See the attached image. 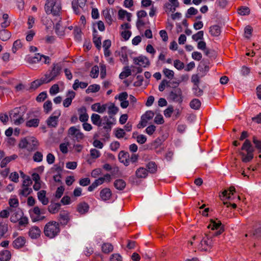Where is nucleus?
I'll list each match as a JSON object with an SVG mask.
<instances>
[{"mask_svg": "<svg viewBox=\"0 0 261 261\" xmlns=\"http://www.w3.org/2000/svg\"><path fill=\"white\" fill-rule=\"evenodd\" d=\"M254 149L252 146L251 142L246 139L243 143L241 150L239 151L241 156V160L244 163H247L252 161L253 159V152Z\"/></svg>", "mask_w": 261, "mask_h": 261, "instance_id": "nucleus-1", "label": "nucleus"}, {"mask_svg": "<svg viewBox=\"0 0 261 261\" xmlns=\"http://www.w3.org/2000/svg\"><path fill=\"white\" fill-rule=\"evenodd\" d=\"M60 231L59 224L56 221H50L44 226V233L45 236L52 239L57 236Z\"/></svg>", "mask_w": 261, "mask_h": 261, "instance_id": "nucleus-2", "label": "nucleus"}, {"mask_svg": "<svg viewBox=\"0 0 261 261\" xmlns=\"http://www.w3.org/2000/svg\"><path fill=\"white\" fill-rule=\"evenodd\" d=\"M61 9V5L57 3L56 0H46L45 5V10L46 13L58 15L59 14Z\"/></svg>", "mask_w": 261, "mask_h": 261, "instance_id": "nucleus-3", "label": "nucleus"}, {"mask_svg": "<svg viewBox=\"0 0 261 261\" xmlns=\"http://www.w3.org/2000/svg\"><path fill=\"white\" fill-rule=\"evenodd\" d=\"M213 244V237L205 234L198 245V248L201 251H209L212 248Z\"/></svg>", "mask_w": 261, "mask_h": 261, "instance_id": "nucleus-4", "label": "nucleus"}, {"mask_svg": "<svg viewBox=\"0 0 261 261\" xmlns=\"http://www.w3.org/2000/svg\"><path fill=\"white\" fill-rule=\"evenodd\" d=\"M9 117L11 121L17 125L20 124L24 121L20 108H16L11 111L9 113Z\"/></svg>", "mask_w": 261, "mask_h": 261, "instance_id": "nucleus-5", "label": "nucleus"}, {"mask_svg": "<svg viewBox=\"0 0 261 261\" xmlns=\"http://www.w3.org/2000/svg\"><path fill=\"white\" fill-rule=\"evenodd\" d=\"M61 69L62 67L59 64H54L53 67L50 72L48 74H45V77H44L46 80L45 82L48 83L54 80L57 76L60 75Z\"/></svg>", "mask_w": 261, "mask_h": 261, "instance_id": "nucleus-6", "label": "nucleus"}, {"mask_svg": "<svg viewBox=\"0 0 261 261\" xmlns=\"http://www.w3.org/2000/svg\"><path fill=\"white\" fill-rule=\"evenodd\" d=\"M60 115L61 111L60 110L54 111L53 114L46 120V122L47 126L49 127H56L58 125L59 118Z\"/></svg>", "mask_w": 261, "mask_h": 261, "instance_id": "nucleus-7", "label": "nucleus"}, {"mask_svg": "<svg viewBox=\"0 0 261 261\" xmlns=\"http://www.w3.org/2000/svg\"><path fill=\"white\" fill-rule=\"evenodd\" d=\"M68 135L71 136L77 142H80L84 137V134L77 126H71L68 130Z\"/></svg>", "mask_w": 261, "mask_h": 261, "instance_id": "nucleus-8", "label": "nucleus"}, {"mask_svg": "<svg viewBox=\"0 0 261 261\" xmlns=\"http://www.w3.org/2000/svg\"><path fill=\"white\" fill-rule=\"evenodd\" d=\"M87 0H73L72 2V7L74 12L76 14H80L81 10H83Z\"/></svg>", "mask_w": 261, "mask_h": 261, "instance_id": "nucleus-9", "label": "nucleus"}, {"mask_svg": "<svg viewBox=\"0 0 261 261\" xmlns=\"http://www.w3.org/2000/svg\"><path fill=\"white\" fill-rule=\"evenodd\" d=\"M33 212L32 218L34 222L42 221L45 218V216L41 215V214H44V212L41 211L39 207L35 206Z\"/></svg>", "mask_w": 261, "mask_h": 261, "instance_id": "nucleus-10", "label": "nucleus"}, {"mask_svg": "<svg viewBox=\"0 0 261 261\" xmlns=\"http://www.w3.org/2000/svg\"><path fill=\"white\" fill-rule=\"evenodd\" d=\"M170 97L174 100L178 102L182 101V91L180 88H176L170 93Z\"/></svg>", "mask_w": 261, "mask_h": 261, "instance_id": "nucleus-11", "label": "nucleus"}, {"mask_svg": "<svg viewBox=\"0 0 261 261\" xmlns=\"http://www.w3.org/2000/svg\"><path fill=\"white\" fill-rule=\"evenodd\" d=\"M118 159L125 166H127L129 165V154L128 152L121 151L118 154Z\"/></svg>", "mask_w": 261, "mask_h": 261, "instance_id": "nucleus-12", "label": "nucleus"}, {"mask_svg": "<svg viewBox=\"0 0 261 261\" xmlns=\"http://www.w3.org/2000/svg\"><path fill=\"white\" fill-rule=\"evenodd\" d=\"M99 195L100 199L102 201H106L111 198L112 192L110 189L106 188L100 191Z\"/></svg>", "mask_w": 261, "mask_h": 261, "instance_id": "nucleus-13", "label": "nucleus"}, {"mask_svg": "<svg viewBox=\"0 0 261 261\" xmlns=\"http://www.w3.org/2000/svg\"><path fill=\"white\" fill-rule=\"evenodd\" d=\"M107 110H108V113L110 116V118H112L118 113L119 108L115 106L114 103L109 102L107 103Z\"/></svg>", "mask_w": 261, "mask_h": 261, "instance_id": "nucleus-14", "label": "nucleus"}, {"mask_svg": "<svg viewBox=\"0 0 261 261\" xmlns=\"http://www.w3.org/2000/svg\"><path fill=\"white\" fill-rule=\"evenodd\" d=\"M25 59L30 64L37 63L42 60V55L40 54H35L33 56H26Z\"/></svg>", "mask_w": 261, "mask_h": 261, "instance_id": "nucleus-15", "label": "nucleus"}, {"mask_svg": "<svg viewBox=\"0 0 261 261\" xmlns=\"http://www.w3.org/2000/svg\"><path fill=\"white\" fill-rule=\"evenodd\" d=\"M134 61L135 64L143 67H146L147 65L149 64L148 59L144 56H140L138 58H135Z\"/></svg>", "mask_w": 261, "mask_h": 261, "instance_id": "nucleus-16", "label": "nucleus"}, {"mask_svg": "<svg viewBox=\"0 0 261 261\" xmlns=\"http://www.w3.org/2000/svg\"><path fill=\"white\" fill-rule=\"evenodd\" d=\"M91 109L93 111L102 114L107 110V103L101 105L100 103H96L92 105Z\"/></svg>", "mask_w": 261, "mask_h": 261, "instance_id": "nucleus-17", "label": "nucleus"}, {"mask_svg": "<svg viewBox=\"0 0 261 261\" xmlns=\"http://www.w3.org/2000/svg\"><path fill=\"white\" fill-rule=\"evenodd\" d=\"M59 220L63 225H66L69 221V213L66 211H62L59 214Z\"/></svg>", "mask_w": 261, "mask_h": 261, "instance_id": "nucleus-18", "label": "nucleus"}, {"mask_svg": "<svg viewBox=\"0 0 261 261\" xmlns=\"http://www.w3.org/2000/svg\"><path fill=\"white\" fill-rule=\"evenodd\" d=\"M41 230L37 226H33L32 227L29 231V236L32 239H37L39 238L41 234Z\"/></svg>", "mask_w": 261, "mask_h": 261, "instance_id": "nucleus-19", "label": "nucleus"}, {"mask_svg": "<svg viewBox=\"0 0 261 261\" xmlns=\"http://www.w3.org/2000/svg\"><path fill=\"white\" fill-rule=\"evenodd\" d=\"M28 151H31L37 149L39 145L38 141L34 137H30L28 139Z\"/></svg>", "mask_w": 261, "mask_h": 261, "instance_id": "nucleus-20", "label": "nucleus"}, {"mask_svg": "<svg viewBox=\"0 0 261 261\" xmlns=\"http://www.w3.org/2000/svg\"><path fill=\"white\" fill-rule=\"evenodd\" d=\"M111 179V175L109 174H106L103 177H101L96 179L94 182V184L96 187L102 185L105 181L110 182Z\"/></svg>", "mask_w": 261, "mask_h": 261, "instance_id": "nucleus-21", "label": "nucleus"}, {"mask_svg": "<svg viewBox=\"0 0 261 261\" xmlns=\"http://www.w3.org/2000/svg\"><path fill=\"white\" fill-rule=\"evenodd\" d=\"M75 93L73 91H70L68 93V97L63 101V106L65 108L68 107L71 103L72 99L74 98Z\"/></svg>", "mask_w": 261, "mask_h": 261, "instance_id": "nucleus-22", "label": "nucleus"}, {"mask_svg": "<svg viewBox=\"0 0 261 261\" xmlns=\"http://www.w3.org/2000/svg\"><path fill=\"white\" fill-rule=\"evenodd\" d=\"M25 243V239L23 237H19L16 238L13 242V246L15 248H19L22 247Z\"/></svg>", "mask_w": 261, "mask_h": 261, "instance_id": "nucleus-23", "label": "nucleus"}, {"mask_svg": "<svg viewBox=\"0 0 261 261\" xmlns=\"http://www.w3.org/2000/svg\"><path fill=\"white\" fill-rule=\"evenodd\" d=\"M148 175L147 170L143 167H140L136 171V176L138 178H145Z\"/></svg>", "mask_w": 261, "mask_h": 261, "instance_id": "nucleus-24", "label": "nucleus"}, {"mask_svg": "<svg viewBox=\"0 0 261 261\" xmlns=\"http://www.w3.org/2000/svg\"><path fill=\"white\" fill-rule=\"evenodd\" d=\"M89 205L86 202H81L77 205V211L81 214H84L88 212L89 210Z\"/></svg>", "mask_w": 261, "mask_h": 261, "instance_id": "nucleus-25", "label": "nucleus"}, {"mask_svg": "<svg viewBox=\"0 0 261 261\" xmlns=\"http://www.w3.org/2000/svg\"><path fill=\"white\" fill-rule=\"evenodd\" d=\"M38 198L43 205H46L48 203V200L46 197V191L41 190L37 193Z\"/></svg>", "mask_w": 261, "mask_h": 261, "instance_id": "nucleus-26", "label": "nucleus"}, {"mask_svg": "<svg viewBox=\"0 0 261 261\" xmlns=\"http://www.w3.org/2000/svg\"><path fill=\"white\" fill-rule=\"evenodd\" d=\"M80 113L79 119L81 122H86L88 120L89 116L86 113V109L85 107H82L78 110Z\"/></svg>", "mask_w": 261, "mask_h": 261, "instance_id": "nucleus-27", "label": "nucleus"}, {"mask_svg": "<svg viewBox=\"0 0 261 261\" xmlns=\"http://www.w3.org/2000/svg\"><path fill=\"white\" fill-rule=\"evenodd\" d=\"M114 186L117 190H122L125 188L126 184L123 179H119L114 181Z\"/></svg>", "mask_w": 261, "mask_h": 261, "instance_id": "nucleus-28", "label": "nucleus"}, {"mask_svg": "<svg viewBox=\"0 0 261 261\" xmlns=\"http://www.w3.org/2000/svg\"><path fill=\"white\" fill-rule=\"evenodd\" d=\"M61 204L59 203L50 204L48 207V211L51 214L57 213L60 210Z\"/></svg>", "mask_w": 261, "mask_h": 261, "instance_id": "nucleus-29", "label": "nucleus"}, {"mask_svg": "<svg viewBox=\"0 0 261 261\" xmlns=\"http://www.w3.org/2000/svg\"><path fill=\"white\" fill-rule=\"evenodd\" d=\"M11 36V33L6 30H2L0 31V39L3 41L9 40Z\"/></svg>", "mask_w": 261, "mask_h": 261, "instance_id": "nucleus-30", "label": "nucleus"}, {"mask_svg": "<svg viewBox=\"0 0 261 261\" xmlns=\"http://www.w3.org/2000/svg\"><path fill=\"white\" fill-rule=\"evenodd\" d=\"M91 119L92 122L96 125L99 126L101 125V120L100 116L97 114H93L91 115Z\"/></svg>", "mask_w": 261, "mask_h": 261, "instance_id": "nucleus-31", "label": "nucleus"}, {"mask_svg": "<svg viewBox=\"0 0 261 261\" xmlns=\"http://www.w3.org/2000/svg\"><path fill=\"white\" fill-rule=\"evenodd\" d=\"M210 33L213 36H218L221 33L220 27L217 25L211 27Z\"/></svg>", "mask_w": 261, "mask_h": 261, "instance_id": "nucleus-32", "label": "nucleus"}, {"mask_svg": "<svg viewBox=\"0 0 261 261\" xmlns=\"http://www.w3.org/2000/svg\"><path fill=\"white\" fill-rule=\"evenodd\" d=\"M102 123L101 122V125H108L109 126L110 125H112L114 124V122L113 121H115L114 118H110V116L109 117L107 116H105L102 117Z\"/></svg>", "mask_w": 261, "mask_h": 261, "instance_id": "nucleus-33", "label": "nucleus"}, {"mask_svg": "<svg viewBox=\"0 0 261 261\" xmlns=\"http://www.w3.org/2000/svg\"><path fill=\"white\" fill-rule=\"evenodd\" d=\"M11 258L10 252L8 250L3 251L0 252V260L8 261Z\"/></svg>", "mask_w": 261, "mask_h": 261, "instance_id": "nucleus-34", "label": "nucleus"}, {"mask_svg": "<svg viewBox=\"0 0 261 261\" xmlns=\"http://www.w3.org/2000/svg\"><path fill=\"white\" fill-rule=\"evenodd\" d=\"M101 249L103 253H109L113 250V246L110 243H106L102 244Z\"/></svg>", "mask_w": 261, "mask_h": 261, "instance_id": "nucleus-35", "label": "nucleus"}, {"mask_svg": "<svg viewBox=\"0 0 261 261\" xmlns=\"http://www.w3.org/2000/svg\"><path fill=\"white\" fill-rule=\"evenodd\" d=\"M178 7H175L173 5L167 3L164 5V8L165 12L169 14L170 12H174L175 11L177 8Z\"/></svg>", "mask_w": 261, "mask_h": 261, "instance_id": "nucleus-36", "label": "nucleus"}, {"mask_svg": "<svg viewBox=\"0 0 261 261\" xmlns=\"http://www.w3.org/2000/svg\"><path fill=\"white\" fill-rule=\"evenodd\" d=\"M164 75L168 79L172 80L174 77V72L169 69L164 68L163 69Z\"/></svg>", "mask_w": 261, "mask_h": 261, "instance_id": "nucleus-37", "label": "nucleus"}, {"mask_svg": "<svg viewBox=\"0 0 261 261\" xmlns=\"http://www.w3.org/2000/svg\"><path fill=\"white\" fill-rule=\"evenodd\" d=\"M45 81H46V80L45 78L36 80L31 83V87L32 89H37L38 87H39L42 84H43L44 83H47V82H46Z\"/></svg>", "mask_w": 261, "mask_h": 261, "instance_id": "nucleus-38", "label": "nucleus"}, {"mask_svg": "<svg viewBox=\"0 0 261 261\" xmlns=\"http://www.w3.org/2000/svg\"><path fill=\"white\" fill-rule=\"evenodd\" d=\"M146 167L148 169V172H149L151 173H154L157 170V166L153 162H149L147 164Z\"/></svg>", "mask_w": 261, "mask_h": 261, "instance_id": "nucleus-39", "label": "nucleus"}, {"mask_svg": "<svg viewBox=\"0 0 261 261\" xmlns=\"http://www.w3.org/2000/svg\"><path fill=\"white\" fill-rule=\"evenodd\" d=\"M7 231V224L0 220V239L4 236Z\"/></svg>", "mask_w": 261, "mask_h": 261, "instance_id": "nucleus-40", "label": "nucleus"}, {"mask_svg": "<svg viewBox=\"0 0 261 261\" xmlns=\"http://www.w3.org/2000/svg\"><path fill=\"white\" fill-rule=\"evenodd\" d=\"M131 74V70L128 66H126L124 68L122 72L119 75V77L121 79H124Z\"/></svg>", "mask_w": 261, "mask_h": 261, "instance_id": "nucleus-41", "label": "nucleus"}, {"mask_svg": "<svg viewBox=\"0 0 261 261\" xmlns=\"http://www.w3.org/2000/svg\"><path fill=\"white\" fill-rule=\"evenodd\" d=\"M32 192V189L29 187H22V189L19 190V194L24 197L28 196Z\"/></svg>", "mask_w": 261, "mask_h": 261, "instance_id": "nucleus-42", "label": "nucleus"}, {"mask_svg": "<svg viewBox=\"0 0 261 261\" xmlns=\"http://www.w3.org/2000/svg\"><path fill=\"white\" fill-rule=\"evenodd\" d=\"M39 120L37 118L32 119L26 122V125L28 127H36L38 126Z\"/></svg>", "mask_w": 261, "mask_h": 261, "instance_id": "nucleus-43", "label": "nucleus"}, {"mask_svg": "<svg viewBox=\"0 0 261 261\" xmlns=\"http://www.w3.org/2000/svg\"><path fill=\"white\" fill-rule=\"evenodd\" d=\"M221 225V223L219 220H211V224L208 226V228H211L212 229H217Z\"/></svg>", "mask_w": 261, "mask_h": 261, "instance_id": "nucleus-44", "label": "nucleus"}, {"mask_svg": "<svg viewBox=\"0 0 261 261\" xmlns=\"http://www.w3.org/2000/svg\"><path fill=\"white\" fill-rule=\"evenodd\" d=\"M236 192V189L234 187H230L229 189V192L228 190H224L222 192L223 197H226V198L229 199L231 198L230 194L233 195V193Z\"/></svg>", "mask_w": 261, "mask_h": 261, "instance_id": "nucleus-45", "label": "nucleus"}, {"mask_svg": "<svg viewBox=\"0 0 261 261\" xmlns=\"http://www.w3.org/2000/svg\"><path fill=\"white\" fill-rule=\"evenodd\" d=\"M120 58V60L121 62L124 63H127L128 61V58H127V54L126 52L125 51V49L123 47L121 48V51L119 53Z\"/></svg>", "mask_w": 261, "mask_h": 261, "instance_id": "nucleus-46", "label": "nucleus"}, {"mask_svg": "<svg viewBox=\"0 0 261 261\" xmlns=\"http://www.w3.org/2000/svg\"><path fill=\"white\" fill-rule=\"evenodd\" d=\"M100 89V86L97 84H94L90 85L88 87V88L86 89V92L87 93H89L91 92H98Z\"/></svg>", "mask_w": 261, "mask_h": 261, "instance_id": "nucleus-47", "label": "nucleus"}, {"mask_svg": "<svg viewBox=\"0 0 261 261\" xmlns=\"http://www.w3.org/2000/svg\"><path fill=\"white\" fill-rule=\"evenodd\" d=\"M200 101L198 99H194L190 103V107L195 110H198L200 108Z\"/></svg>", "mask_w": 261, "mask_h": 261, "instance_id": "nucleus-48", "label": "nucleus"}, {"mask_svg": "<svg viewBox=\"0 0 261 261\" xmlns=\"http://www.w3.org/2000/svg\"><path fill=\"white\" fill-rule=\"evenodd\" d=\"M22 46V44L20 40H17L14 41L13 45L12 48V52L15 53L17 50L21 48Z\"/></svg>", "mask_w": 261, "mask_h": 261, "instance_id": "nucleus-49", "label": "nucleus"}, {"mask_svg": "<svg viewBox=\"0 0 261 261\" xmlns=\"http://www.w3.org/2000/svg\"><path fill=\"white\" fill-rule=\"evenodd\" d=\"M43 109L45 113H48L52 110V102L50 100H47L43 105Z\"/></svg>", "mask_w": 261, "mask_h": 261, "instance_id": "nucleus-50", "label": "nucleus"}, {"mask_svg": "<svg viewBox=\"0 0 261 261\" xmlns=\"http://www.w3.org/2000/svg\"><path fill=\"white\" fill-rule=\"evenodd\" d=\"M93 41L97 48L98 49H100L101 48V38L100 37L96 36V35L94 34L93 35Z\"/></svg>", "mask_w": 261, "mask_h": 261, "instance_id": "nucleus-51", "label": "nucleus"}, {"mask_svg": "<svg viewBox=\"0 0 261 261\" xmlns=\"http://www.w3.org/2000/svg\"><path fill=\"white\" fill-rule=\"evenodd\" d=\"M33 159L35 162H40L43 160V154L39 151H36L33 156Z\"/></svg>", "mask_w": 261, "mask_h": 261, "instance_id": "nucleus-52", "label": "nucleus"}, {"mask_svg": "<svg viewBox=\"0 0 261 261\" xmlns=\"http://www.w3.org/2000/svg\"><path fill=\"white\" fill-rule=\"evenodd\" d=\"M204 33L203 31H200L192 36L193 40L197 41L199 40H202L203 38Z\"/></svg>", "mask_w": 261, "mask_h": 261, "instance_id": "nucleus-53", "label": "nucleus"}, {"mask_svg": "<svg viewBox=\"0 0 261 261\" xmlns=\"http://www.w3.org/2000/svg\"><path fill=\"white\" fill-rule=\"evenodd\" d=\"M173 65L174 67L178 70H182L185 67L184 63L179 60H174Z\"/></svg>", "mask_w": 261, "mask_h": 261, "instance_id": "nucleus-54", "label": "nucleus"}, {"mask_svg": "<svg viewBox=\"0 0 261 261\" xmlns=\"http://www.w3.org/2000/svg\"><path fill=\"white\" fill-rule=\"evenodd\" d=\"M56 33L59 36H63L64 35V30L63 28L61 27L60 22H58L56 24L55 27Z\"/></svg>", "mask_w": 261, "mask_h": 261, "instance_id": "nucleus-55", "label": "nucleus"}, {"mask_svg": "<svg viewBox=\"0 0 261 261\" xmlns=\"http://www.w3.org/2000/svg\"><path fill=\"white\" fill-rule=\"evenodd\" d=\"M154 116V114L152 111H148L142 117L148 121L152 119Z\"/></svg>", "mask_w": 261, "mask_h": 261, "instance_id": "nucleus-56", "label": "nucleus"}, {"mask_svg": "<svg viewBox=\"0 0 261 261\" xmlns=\"http://www.w3.org/2000/svg\"><path fill=\"white\" fill-rule=\"evenodd\" d=\"M99 73V68L97 66H94L92 67L91 72L90 75L93 78H96L98 77Z\"/></svg>", "mask_w": 261, "mask_h": 261, "instance_id": "nucleus-57", "label": "nucleus"}, {"mask_svg": "<svg viewBox=\"0 0 261 261\" xmlns=\"http://www.w3.org/2000/svg\"><path fill=\"white\" fill-rule=\"evenodd\" d=\"M59 92V87L58 84L53 85L49 89V93L54 95Z\"/></svg>", "mask_w": 261, "mask_h": 261, "instance_id": "nucleus-58", "label": "nucleus"}, {"mask_svg": "<svg viewBox=\"0 0 261 261\" xmlns=\"http://www.w3.org/2000/svg\"><path fill=\"white\" fill-rule=\"evenodd\" d=\"M238 13L241 15H248L250 13V10L247 7H242L238 9Z\"/></svg>", "mask_w": 261, "mask_h": 261, "instance_id": "nucleus-59", "label": "nucleus"}, {"mask_svg": "<svg viewBox=\"0 0 261 261\" xmlns=\"http://www.w3.org/2000/svg\"><path fill=\"white\" fill-rule=\"evenodd\" d=\"M169 82L166 80H162L159 86V91L161 92L165 90L166 87L169 86Z\"/></svg>", "mask_w": 261, "mask_h": 261, "instance_id": "nucleus-60", "label": "nucleus"}, {"mask_svg": "<svg viewBox=\"0 0 261 261\" xmlns=\"http://www.w3.org/2000/svg\"><path fill=\"white\" fill-rule=\"evenodd\" d=\"M9 204L11 207L16 208L19 205L18 200L16 198H10L9 200Z\"/></svg>", "mask_w": 261, "mask_h": 261, "instance_id": "nucleus-61", "label": "nucleus"}, {"mask_svg": "<svg viewBox=\"0 0 261 261\" xmlns=\"http://www.w3.org/2000/svg\"><path fill=\"white\" fill-rule=\"evenodd\" d=\"M252 141L255 145V148L258 150L259 152H261V140L257 139L256 137L254 136Z\"/></svg>", "mask_w": 261, "mask_h": 261, "instance_id": "nucleus-62", "label": "nucleus"}, {"mask_svg": "<svg viewBox=\"0 0 261 261\" xmlns=\"http://www.w3.org/2000/svg\"><path fill=\"white\" fill-rule=\"evenodd\" d=\"M174 112V109L172 106H169L164 112V115L166 117L169 118L171 116L172 113Z\"/></svg>", "mask_w": 261, "mask_h": 261, "instance_id": "nucleus-63", "label": "nucleus"}, {"mask_svg": "<svg viewBox=\"0 0 261 261\" xmlns=\"http://www.w3.org/2000/svg\"><path fill=\"white\" fill-rule=\"evenodd\" d=\"M74 35L75 39L80 41L81 39V30L78 27H75L74 29Z\"/></svg>", "mask_w": 261, "mask_h": 261, "instance_id": "nucleus-64", "label": "nucleus"}]
</instances>
